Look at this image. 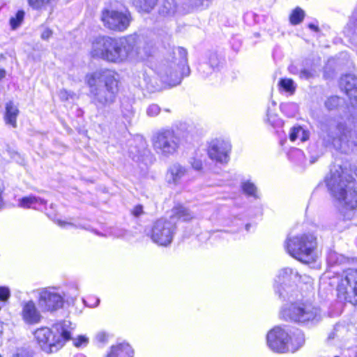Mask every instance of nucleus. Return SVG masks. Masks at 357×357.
<instances>
[{
	"label": "nucleus",
	"instance_id": "13",
	"mask_svg": "<svg viewBox=\"0 0 357 357\" xmlns=\"http://www.w3.org/2000/svg\"><path fill=\"white\" fill-rule=\"evenodd\" d=\"M38 305L44 312H54L61 308L63 296L55 287L42 288L37 290Z\"/></svg>",
	"mask_w": 357,
	"mask_h": 357
},
{
	"label": "nucleus",
	"instance_id": "46",
	"mask_svg": "<svg viewBox=\"0 0 357 357\" xmlns=\"http://www.w3.org/2000/svg\"><path fill=\"white\" fill-rule=\"evenodd\" d=\"M56 223H57L58 225H59L61 227H66V226H71V227H74L75 226L71 222H68L62 221L61 220H56Z\"/></svg>",
	"mask_w": 357,
	"mask_h": 357
},
{
	"label": "nucleus",
	"instance_id": "35",
	"mask_svg": "<svg viewBox=\"0 0 357 357\" xmlns=\"http://www.w3.org/2000/svg\"><path fill=\"white\" fill-rule=\"evenodd\" d=\"M340 104V98L337 96H331L325 102V107L328 110H333Z\"/></svg>",
	"mask_w": 357,
	"mask_h": 357
},
{
	"label": "nucleus",
	"instance_id": "24",
	"mask_svg": "<svg viewBox=\"0 0 357 357\" xmlns=\"http://www.w3.org/2000/svg\"><path fill=\"white\" fill-rule=\"evenodd\" d=\"M177 10V3L175 0H163L159 8L160 15L165 17L173 16Z\"/></svg>",
	"mask_w": 357,
	"mask_h": 357
},
{
	"label": "nucleus",
	"instance_id": "44",
	"mask_svg": "<svg viewBox=\"0 0 357 357\" xmlns=\"http://www.w3.org/2000/svg\"><path fill=\"white\" fill-rule=\"evenodd\" d=\"M143 213V206L142 205L135 206L132 211V215L135 217H139Z\"/></svg>",
	"mask_w": 357,
	"mask_h": 357
},
{
	"label": "nucleus",
	"instance_id": "56",
	"mask_svg": "<svg viewBox=\"0 0 357 357\" xmlns=\"http://www.w3.org/2000/svg\"><path fill=\"white\" fill-rule=\"evenodd\" d=\"M294 152L296 155H301L303 153V152L299 149L295 150Z\"/></svg>",
	"mask_w": 357,
	"mask_h": 357
},
{
	"label": "nucleus",
	"instance_id": "10",
	"mask_svg": "<svg viewBox=\"0 0 357 357\" xmlns=\"http://www.w3.org/2000/svg\"><path fill=\"white\" fill-rule=\"evenodd\" d=\"M337 296L340 301L357 304V269L349 268L338 278Z\"/></svg>",
	"mask_w": 357,
	"mask_h": 357
},
{
	"label": "nucleus",
	"instance_id": "27",
	"mask_svg": "<svg viewBox=\"0 0 357 357\" xmlns=\"http://www.w3.org/2000/svg\"><path fill=\"white\" fill-rule=\"evenodd\" d=\"M278 87L280 91H282L292 95L296 91V84L291 79L281 78L278 82Z\"/></svg>",
	"mask_w": 357,
	"mask_h": 357
},
{
	"label": "nucleus",
	"instance_id": "31",
	"mask_svg": "<svg viewBox=\"0 0 357 357\" xmlns=\"http://www.w3.org/2000/svg\"><path fill=\"white\" fill-rule=\"evenodd\" d=\"M33 351L25 347H18L13 353L11 357H33Z\"/></svg>",
	"mask_w": 357,
	"mask_h": 357
},
{
	"label": "nucleus",
	"instance_id": "32",
	"mask_svg": "<svg viewBox=\"0 0 357 357\" xmlns=\"http://www.w3.org/2000/svg\"><path fill=\"white\" fill-rule=\"evenodd\" d=\"M161 112L160 107L155 103L149 105L146 109V114L150 118L156 117Z\"/></svg>",
	"mask_w": 357,
	"mask_h": 357
},
{
	"label": "nucleus",
	"instance_id": "59",
	"mask_svg": "<svg viewBox=\"0 0 357 357\" xmlns=\"http://www.w3.org/2000/svg\"><path fill=\"white\" fill-rule=\"evenodd\" d=\"M250 225H246V229L248 230L249 227H250Z\"/></svg>",
	"mask_w": 357,
	"mask_h": 357
},
{
	"label": "nucleus",
	"instance_id": "57",
	"mask_svg": "<svg viewBox=\"0 0 357 357\" xmlns=\"http://www.w3.org/2000/svg\"><path fill=\"white\" fill-rule=\"evenodd\" d=\"M164 110H165V112H170V109H165Z\"/></svg>",
	"mask_w": 357,
	"mask_h": 357
},
{
	"label": "nucleus",
	"instance_id": "2",
	"mask_svg": "<svg viewBox=\"0 0 357 357\" xmlns=\"http://www.w3.org/2000/svg\"><path fill=\"white\" fill-rule=\"evenodd\" d=\"M135 40L132 36L113 38L109 36L96 38L93 43L91 54L108 62L120 63L133 55Z\"/></svg>",
	"mask_w": 357,
	"mask_h": 357
},
{
	"label": "nucleus",
	"instance_id": "14",
	"mask_svg": "<svg viewBox=\"0 0 357 357\" xmlns=\"http://www.w3.org/2000/svg\"><path fill=\"white\" fill-rule=\"evenodd\" d=\"M104 25L108 29L123 31L130 25L131 16L128 12L123 13L113 10H105L101 17Z\"/></svg>",
	"mask_w": 357,
	"mask_h": 357
},
{
	"label": "nucleus",
	"instance_id": "43",
	"mask_svg": "<svg viewBox=\"0 0 357 357\" xmlns=\"http://www.w3.org/2000/svg\"><path fill=\"white\" fill-rule=\"evenodd\" d=\"M299 77L301 79H308L313 77V74L310 70L303 69L299 73Z\"/></svg>",
	"mask_w": 357,
	"mask_h": 357
},
{
	"label": "nucleus",
	"instance_id": "38",
	"mask_svg": "<svg viewBox=\"0 0 357 357\" xmlns=\"http://www.w3.org/2000/svg\"><path fill=\"white\" fill-rule=\"evenodd\" d=\"M221 62L218 55L215 53H213L209 56V62L208 63L213 71L218 68V66Z\"/></svg>",
	"mask_w": 357,
	"mask_h": 357
},
{
	"label": "nucleus",
	"instance_id": "25",
	"mask_svg": "<svg viewBox=\"0 0 357 357\" xmlns=\"http://www.w3.org/2000/svg\"><path fill=\"white\" fill-rule=\"evenodd\" d=\"M134 100L128 98H123L121 100V113L124 119L130 121L134 117L135 109L133 108Z\"/></svg>",
	"mask_w": 357,
	"mask_h": 357
},
{
	"label": "nucleus",
	"instance_id": "40",
	"mask_svg": "<svg viewBox=\"0 0 357 357\" xmlns=\"http://www.w3.org/2000/svg\"><path fill=\"white\" fill-rule=\"evenodd\" d=\"M141 74L142 75L143 80L142 81L140 79V76H139V79L137 81H135L134 84L135 86L140 87V88H143L144 86L148 88L147 84L149 83V78L147 77L144 73H142Z\"/></svg>",
	"mask_w": 357,
	"mask_h": 357
},
{
	"label": "nucleus",
	"instance_id": "55",
	"mask_svg": "<svg viewBox=\"0 0 357 357\" xmlns=\"http://www.w3.org/2000/svg\"><path fill=\"white\" fill-rule=\"evenodd\" d=\"M3 331V324L0 321V336L2 335Z\"/></svg>",
	"mask_w": 357,
	"mask_h": 357
},
{
	"label": "nucleus",
	"instance_id": "1",
	"mask_svg": "<svg viewBox=\"0 0 357 357\" xmlns=\"http://www.w3.org/2000/svg\"><path fill=\"white\" fill-rule=\"evenodd\" d=\"M85 82L98 112H103L115 102L119 82L116 73L108 69L96 70L87 74Z\"/></svg>",
	"mask_w": 357,
	"mask_h": 357
},
{
	"label": "nucleus",
	"instance_id": "37",
	"mask_svg": "<svg viewBox=\"0 0 357 357\" xmlns=\"http://www.w3.org/2000/svg\"><path fill=\"white\" fill-rule=\"evenodd\" d=\"M198 70L203 77H207L213 72L211 66L207 63L200 64L198 67Z\"/></svg>",
	"mask_w": 357,
	"mask_h": 357
},
{
	"label": "nucleus",
	"instance_id": "17",
	"mask_svg": "<svg viewBox=\"0 0 357 357\" xmlns=\"http://www.w3.org/2000/svg\"><path fill=\"white\" fill-rule=\"evenodd\" d=\"M21 317L26 324L34 325L40 322L43 316L33 301H24L21 304Z\"/></svg>",
	"mask_w": 357,
	"mask_h": 357
},
{
	"label": "nucleus",
	"instance_id": "22",
	"mask_svg": "<svg viewBox=\"0 0 357 357\" xmlns=\"http://www.w3.org/2000/svg\"><path fill=\"white\" fill-rule=\"evenodd\" d=\"M305 343V336L303 333L296 329L292 335H289V351L295 352Z\"/></svg>",
	"mask_w": 357,
	"mask_h": 357
},
{
	"label": "nucleus",
	"instance_id": "5",
	"mask_svg": "<svg viewBox=\"0 0 357 357\" xmlns=\"http://www.w3.org/2000/svg\"><path fill=\"white\" fill-rule=\"evenodd\" d=\"M193 218L194 215L189 209L183 206L175 208L169 220L160 218L153 223L150 234L151 238L159 245L167 246L172 243L176 231L175 220L186 222Z\"/></svg>",
	"mask_w": 357,
	"mask_h": 357
},
{
	"label": "nucleus",
	"instance_id": "58",
	"mask_svg": "<svg viewBox=\"0 0 357 357\" xmlns=\"http://www.w3.org/2000/svg\"><path fill=\"white\" fill-rule=\"evenodd\" d=\"M335 254H331V256H330V260H331L332 257H333V255H335Z\"/></svg>",
	"mask_w": 357,
	"mask_h": 357
},
{
	"label": "nucleus",
	"instance_id": "6",
	"mask_svg": "<svg viewBox=\"0 0 357 357\" xmlns=\"http://www.w3.org/2000/svg\"><path fill=\"white\" fill-rule=\"evenodd\" d=\"M187 50L178 47L173 51L172 60L167 59L159 67V74L162 81L170 86H176L184 76L190 73L188 66Z\"/></svg>",
	"mask_w": 357,
	"mask_h": 357
},
{
	"label": "nucleus",
	"instance_id": "53",
	"mask_svg": "<svg viewBox=\"0 0 357 357\" xmlns=\"http://www.w3.org/2000/svg\"><path fill=\"white\" fill-rule=\"evenodd\" d=\"M6 70L3 68H0V79L3 78L6 76Z\"/></svg>",
	"mask_w": 357,
	"mask_h": 357
},
{
	"label": "nucleus",
	"instance_id": "26",
	"mask_svg": "<svg viewBox=\"0 0 357 357\" xmlns=\"http://www.w3.org/2000/svg\"><path fill=\"white\" fill-rule=\"evenodd\" d=\"M309 132L300 126H294L290 130L289 139L292 142L296 141L297 139H299L301 142H305L309 139Z\"/></svg>",
	"mask_w": 357,
	"mask_h": 357
},
{
	"label": "nucleus",
	"instance_id": "29",
	"mask_svg": "<svg viewBox=\"0 0 357 357\" xmlns=\"http://www.w3.org/2000/svg\"><path fill=\"white\" fill-rule=\"evenodd\" d=\"M305 17V11L300 7L296 8L290 15V23L293 25H297L301 23Z\"/></svg>",
	"mask_w": 357,
	"mask_h": 357
},
{
	"label": "nucleus",
	"instance_id": "9",
	"mask_svg": "<svg viewBox=\"0 0 357 357\" xmlns=\"http://www.w3.org/2000/svg\"><path fill=\"white\" fill-rule=\"evenodd\" d=\"M297 296L289 301L291 303L289 307H284L280 312V317L284 320H289L298 323H307L318 321L320 319V310L311 303H297L294 300Z\"/></svg>",
	"mask_w": 357,
	"mask_h": 357
},
{
	"label": "nucleus",
	"instance_id": "52",
	"mask_svg": "<svg viewBox=\"0 0 357 357\" xmlns=\"http://www.w3.org/2000/svg\"><path fill=\"white\" fill-rule=\"evenodd\" d=\"M95 300L96 301H95L94 303L89 305V307H96L98 305V304L100 303V299L98 298H96Z\"/></svg>",
	"mask_w": 357,
	"mask_h": 357
},
{
	"label": "nucleus",
	"instance_id": "36",
	"mask_svg": "<svg viewBox=\"0 0 357 357\" xmlns=\"http://www.w3.org/2000/svg\"><path fill=\"white\" fill-rule=\"evenodd\" d=\"M70 340H73V344L76 347H86L89 343V338L84 335H78L75 338L71 337Z\"/></svg>",
	"mask_w": 357,
	"mask_h": 357
},
{
	"label": "nucleus",
	"instance_id": "61",
	"mask_svg": "<svg viewBox=\"0 0 357 357\" xmlns=\"http://www.w3.org/2000/svg\"><path fill=\"white\" fill-rule=\"evenodd\" d=\"M0 357H2V356L0 355Z\"/></svg>",
	"mask_w": 357,
	"mask_h": 357
},
{
	"label": "nucleus",
	"instance_id": "8",
	"mask_svg": "<svg viewBox=\"0 0 357 357\" xmlns=\"http://www.w3.org/2000/svg\"><path fill=\"white\" fill-rule=\"evenodd\" d=\"M284 248L294 258L308 264L314 260V250L317 248V238L311 234H301L287 238Z\"/></svg>",
	"mask_w": 357,
	"mask_h": 357
},
{
	"label": "nucleus",
	"instance_id": "51",
	"mask_svg": "<svg viewBox=\"0 0 357 357\" xmlns=\"http://www.w3.org/2000/svg\"><path fill=\"white\" fill-rule=\"evenodd\" d=\"M287 107H290V108H294L296 109V105L294 104H287V105H284L282 106V109L284 110L286 109Z\"/></svg>",
	"mask_w": 357,
	"mask_h": 357
},
{
	"label": "nucleus",
	"instance_id": "50",
	"mask_svg": "<svg viewBox=\"0 0 357 357\" xmlns=\"http://www.w3.org/2000/svg\"><path fill=\"white\" fill-rule=\"evenodd\" d=\"M308 27L310 29L314 30L315 31H319V27L317 25L314 24H309Z\"/></svg>",
	"mask_w": 357,
	"mask_h": 357
},
{
	"label": "nucleus",
	"instance_id": "20",
	"mask_svg": "<svg viewBox=\"0 0 357 357\" xmlns=\"http://www.w3.org/2000/svg\"><path fill=\"white\" fill-rule=\"evenodd\" d=\"M45 204V200L34 196L24 197L20 201V206L24 208L43 210Z\"/></svg>",
	"mask_w": 357,
	"mask_h": 357
},
{
	"label": "nucleus",
	"instance_id": "33",
	"mask_svg": "<svg viewBox=\"0 0 357 357\" xmlns=\"http://www.w3.org/2000/svg\"><path fill=\"white\" fill-rule=\"evenodd\" d=\"M24 12L23 10H19L15 14V17H13L10 20V24L13 29H16L21 24L24 19Z\"/></svg>",
	"mask_w": 357,
	"mask_h": 357
},
{
	"label": "nucleus",
	"instance_id": "12",
	"mask_svg": "<svg viewBox=\"0 0 357 357\" xmlns=\"http://www.w3.org/2000/svg\"><path fill=\"white\" fill-rule=\"evenodd\" d=\"M299 273L290 268H284L281 269L276 279L275 280V291L280 298L283 301H291L298 296L297 291L295 287L290 285L289 282L293 279L300 278Z\"/></svg>",
	"mask_w": 357,
	"mask_h": 357
},
{
	"label": "nucleus",
	"instance_id": "3",
	"mask_svg": "<svg viewBox=\"0 0 357 357\" xmlns=\"http://www.w3.org/2000/svg\"><path fill=\"white\" fill-rule=\"evenodd\" d=\"M326 183L333 196L347 209L353 211L357 208L356 183L347 169L333 165Z\"/></svg>",
	"mask_w": 357,
	"mask_h": 357
},
{
	"label": "nucleus",
	"instance_id": "23",
	"mask_svg": "<svg viewBox=\"0 0 357 357\" xmlns=\"http://www.w3.org/2000/svg\"><path fill=\"white\" fill-rule=\"evenodd\" d=\"M19 110L13 102L6 103L5 120L7 124L12 126L13 128L17 126V117Z\"/></svg>",
	"mask_w": 357,
	"mask_h": 357
},
{
	"label": "nucleus",
	"instance_id": "11",
	"mask_svg": "<svg viewBox=\"0 0 357 357\" xmlns=\"http://www.w3.org/2000/svg\"><path fill=\"white\" fill-rule=\"evenodd\" d=\"M153 147L155 152L164 158L174 155L180 146V139L172 130H162L152 137Z\"/></svg>",
	"mask_w": 357,
	"mask_h": 357
},
{
	"label": "nucleus",
	"instance_id": "47",
	"mask_svg": "<svg viewBox=\"0 0 357 357\" xmlns=\"http://www.w3.org/2000/svg\"><path fill=\"white\" fill-rule=\"evenodd\" d=\"M4 190V185L2 181L0 180V208H1L3 206V199L1 197V194Z\"/></svg>",
	"mask_w": 357,
	"mask_h": 357
},
{
	"label": "nucleus",
	"instance_id": "16",
	"mask_svg": "<svg viewBox=\"0 0 357 357\" xmlns=\"http://www.w3.org/2000/svg\"><path fill=\"white\" fill-rule=\"evenodd\" d=\"M231 144L222 140H214L208 147V154L211 160L220 163H227L229 159Z\"/></svg>",
	"mask_w": 357,
	"mask_h": 357
},
{
	"label": "nucleus",
	"instance_id": "28",
	"mask_svg": "<svg viewBox=\"0 0 357 357\" xmlns=\"http://www.w3.org/2000/svg\"><path fill=\"white\" fill-rule=\"evenodd\" d=\"M158 0H132V3L139 10L149 13L156 5Z\"/></svg>",
	"mask_w": 357,
	"mask_h": 357
},
{
	"label": "nucleus",
	"instance_id": "41",
	"mask_svg": "<svg viewBox=\"0 0 357 357\" xmlns=\"http://www.w3.org/2000/svg\"><path fill=\"white\" fill-rule=\"evenodd\" d=\"M74 95H75L74 93H73L71 91H68L66 89H61L59 93V98L62 100H68L69 98H73V96Z\"/></svg>",
	"mask_w": 357,
	"mask_h": 357
},
{
	"label": "nucleus",
	"instance_id": "34",
	"mask_svg": "<svg viewBox=\"0 0 357 357\" xmlns=\"http://www.w3.org/2000/svg\"><path fill=\"white\" fill-rule=\"evenodd\" d=\"M242 188L244 192L246 193L247 195L255 197H257V188L252 183H250L249 181L243 183Z\"/></svg>",
	"mask_w": 357,
	"mask_h": 357
},
{
	"label": "nucleus",
	"instance_id": "42",
	"mask_svg": "<svg viewBox=\"0 0 357 357\" xmlns=\"http://www.w3.org/2000/svg\"><path fill=\"white\" fill-rule=\"evenodd\" d=\"M190 163L191 164L192 167L197 171H199L202 169V162L199 159L191 158Z\"/></svg>",
	"mask_w": 357,
	"mask_h": 357
},
{
	"label": "nucleus",
	"instance_id": "45",
	"mask_svg": "<svg viewBox=\"0 0 357 357\" xmlns=\"http://www.w3.org/2000/svg\"><path fill=\"white\" fill-rule=\"evenodd\" d=\"M52 35V31L48 28H45L41 33V38L48 40Z\"/></svg>",
	"mask_w": 357,
	"mask_h": 357
},
{
	"label": "nucleus",
	"instance_id": "21",
	"mask_svg": "<svg viewBox=\"0 0 357 357\" xmlns=\"http://www.w3.org/2000/svg\"><path fill=\"white\" fill-rule=\"evenodd\" d=\"M134 351L127 343L112 346L107 357H133Z\"/></svg>",
	"mask_w": 357,
	"mask_h": 357
},
{
	"label": "nucleus",
	"instance_id": "49",
	"mask_svg": "<svg viewBox=\"0 0 357 357\" xmlns=\"http://www.w3.org/2000/svg\"><path fill=\"white\" fill-rule=\"evenodd\" d=\"M7 151L10 153L12 157H14L15 155H17V152L15 150L11 149L10 147H8Z\"/></svg>",
	"mask_w": 357,
	"mask_h": 357
},
{
	"label": "nucleus",
	"instance_id": "4",
	"mask_svg": "<svg viewBox=\"0 0 357 357\" xmlns=\"http://www.w3.org/2000/svg\"><path fill=\"white\" fill-rule=\"evenodd\" d=\"M74 330L68 320L58 321L49 327H40L33 332V336L42 351L46 354L56 353L71 339Z\"/></svg>",
	"mask_w": 357,
	"mask_h": 357
},
{
	"label": "nucleus",
	"instance_id": "15",
	"mask_svg": "<svg viewBox=\"0 0 357 357\" xmlns=\"http://www.w3.org/2000/svg\"><path fill=\"white\" fill-rule=\"evenodd\" d=\"M289 334L286 329L280 326H275L266 335V342L268 347L278 353L289 351Z\"/></svg>",
	"mask_w": 357,
	"mask_h": 357
},
{
	"label": "nucleus",
	"instance_id": "48",
	"mask_svg": "<svg viewBox=\"0 0 357 357\" xmlns=\"http://www.w3.org/2000/svg\"><path fill=\"white\" fill-rule=\"evenodd\" d=\"M96 338L99 342H103L106 340V335L104 333H99L96 335Z\"/></svg>",
	"mask_w": 357,
	"mask_h": 357
},
{
	"label": "nucleus",
	"instance_id": "30",
	"mask_svg": "<svg viewBox=\"0 0 357 357\" xmlns=\"http://www.w3.org/2000/svg\"><path fill=\"white\" fill-rule=\"evenodd\" d=\"M52 0H28L29 6L33 10H46Z\"/></svg>",
	"mask_w": 357,
	"mask_h": 357
},
{
	"label": "nucleus",
	"instance_id": "54",
	"mask_svg": "<svg viewBox=\"0 0 357 357\" xmlns=\"http://www.w3.org/2000/svg\"><path fill=\"white\" fill-rule=\"evenodd\" d=\"M344 216L345 218L351 220L353 218L354 214H344Z\"/></svg>",
	"mask_w": 357,
	"mask_h": 357
},
{
	"label": "nucleus",
	"instance_id": "39",
	"mask_svg": "<svg viewBox=\"0 0 357 357\" xmlns=\"http://www.w3.org/2000/svg\"><path fill=\"white\" fill-rule=\"evenodd\" d=\"M10 296V290L8 287H0V301H6Z\"/></svg>",
	"mask_w": 357,
	"mask_h": 357
},
{
	"label": "nucleus",
	"instance_id": "62",
	"mask_svg": "<svg viewBox=\"0 0 357 357\" xmlns=\"http://www.w3.org/2000/svg\"><path fill=\"white\" fill-rule=\"evenodd\" d=\"M335 357H339V356H335Z\"/></svg>",
	"mask_w": 357,
	"mask_h": 357
},
{
	"label": "nucleus",
	"instance_id": "60",
	"mask_svg": "<svg viewBox=\"0 0 357 357\" xmlns=\"http://www.w3.org/2000/svg\"><path fill=\"white\" fill-rule=\"evenodd\" d=\"M76 357H85L84 356L80 354V355H77Z\"/></svg>",
	"mask_w": 357,
	"mask_h": 357
},
{
	"label": "nucleus",
	"instance_id": "19",
	"mask_svg": "<svg viewBox=\"0 0 357 357\" xmlns=\"http://www.w3.org/2000/svg\"><path fill=\"white\" fill-rule=\"evenodd\" d=\"M188 174V171L185 167L179 163H174L168 169V181L174 184H178L187 177Z\"/></svg>",
	"mask_w": 357,
	"mask_h": 357
},
{
	"label": "nucleus",
	"instance_id": "7",
	"mask_svg": "<svg viewBox=\"0 0 357 357\" xmlns=\"http://www.w3.org/2000/svg\"><path fill=\"white\" fill-rule=\"evenodd\" d=\"M325 146L347 152V148L357 146V130H349L344 123L329 124L322 128L321 135Z\"/></svg>",
	"mask_w": 357,
	"mask_h": 357
},
{
	"label": "nucleus",
	"instance_id": "18",
	"mask_svg": "<svg viewBox=\"0 0 357 357\" xmlns=\"http://www.w3.org/2000/svg\"><path fill=\"white\" fill-rule=\"evenodd\" d=\"M340 86L350 99L352 106L357 108V78L352 75H345L340 78Z\"/></svg>",
	"mask_w": 357,
	"mask_h": 357
}]
</instances>
